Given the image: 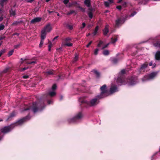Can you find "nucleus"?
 Segmentation results:
<instances>
[{
    "label": "nucleus",
    "mask_w": 160,
    "mask_h": 160,
    "mask_svg": "<svg viewBox=\"0 0 160 160\" xmlns=\"http://www.w3.org/2000/svg\"><path fill=\"white\" fill-rule=\"evenodd\" d=\"M45 106L44 102L41 100H39L38 102H33L32 107L25 108L24 110L25 111L31 109L34 113H35L38 112L39 109H43Z\"/></svg>",
    "instance_id": "obj_1"
},
{
    "label": "nucleus",
    "mask_w": 160,
    "mask_h": 160,
    "mask_svg": "<svg viewBox=\"0 0 160 160\" xmlns=\"http://www.w3.org/2000/svg\"><path fill=\"white\" fill-rule=\"evenodd\" d=\"M101 99L98 98L97 96L95 98L92 99L89 102L82 101V107L84 106V104L90 107L95 106L99 103V100Z\"/></svg>",
    "instance_id": "obj_2"
},
{
    "label": "nucleus",
    "mask_w": 160,
    "mask_h": 160,
    "mask_svg": "<svg viewBox=\"0 0 160 160\" xmlns=\"http://www.w3.org/2000/svg\"><path fill=\"white\" fill-rule=\"evenodd\" d=\"M100 89L101 91L100 93V95H97V97L99 98L102 99L109 96L107 86L106 84L103 85L100 87Z\"/></svg>",
    "instance_id": "obj_3"
},
{
    "label": "nucleus",
    "mask_w": 160,
    "mask_h": 160,
    "mask_svg": "<svg viewBox=\"0 0 160 160\" xmlns=\"http://www.w3.org/2000/svg\"><path fill=\"white\" fill-rule=\"evenodd\" d=\"M29 115L28 114L26 117H23L20 119L18 120L15 122L12 123L14 128L15 126H17L18 125H22L27 120H29L30 119Z\"/></svg>",
    "instance_id": "obj_4"
},
{
    "label": "nucleus",
    "mask_w": 160,
    "mask_h": 160,
    "mask_svg": "<svg viewBox=\"0 0 160 160\" xmlns=\"http://www.w3.org/2000/svg\"><path fill=\"white\" fill-rule=\"evenodd\" d=\"M83 116V115L82 112H79L77 113L73 118L68 119V121L70 123L75 122L81 119Z\"/></svg>",
    "instance_id": "obj_5"
},
{
    "label": "nucleus",
    "mask_w": 160,
    "mask_h": 160,
    "mask_svg": "<svg viewBox=\"0 0 160 160\" xmlns=\"http://www.w3.org/2000/svg\"><path fill=\"white\" fill-rule=\"evenodd\" d=\"M157 74V72H152L147 75L145 76L142 78V81L143 82H145L146 81L153 79L155 77Z\"/></svg>",
    "instance_id": "obj_6"
},
{
    "label": "nucleus",
    "mask_w": 160,
    "mask_h": 160,
    "mask_svg": "<svg viewBox=\"0 0 160 160\" xmlns=\"http://www.w3.org/2000/svg\"><path fill=\"white\" fill-rule=\"evenodd\" d=\"M12 124L9 126L4 127L1 129V132L3 133H6L9 132L11 130L14 128Z\"/></svg>",
    "instance_id": "obj_7"
},
{
    "label": "nucleus",
    "mask_w": 160,
    "mask_h": 160,
    "mask_svg": "<svg viewBox=\"0 0 160 160\" xmlns=\"http://www.w3.org/2000/svg\"><path fill=\"white\" fill-rule=\"evenodd\" d=\"M72 39L69 37H67L63 39V44L64 46L71 47L72 46V43H71Z\"/></svg>",
    "instance_id": "obj_8"
},
{
    "label": "nucleus",
    "mask_w": 160,
    "mask_h": 160,
    "mask_svg": "<svg viewBox=\"0 0 160 160\" xmlns=\"http://www.w3.org/2000/svg\"><path fill=\"white\" fill-rule=\"evenodd\" d=\"M51 30V28L50 24H47L44 28L41 31V34L42 35L43 34L46 36V32H49Z\"/></svg>",
    "instance_id": "obj_9"
},
{
    "label": "nucleus",
    "mask_w": 160,
    "mask_h": 160,
    "mask_svg": "<svg viewBox=\"0 0 160 160\" xmlns=\"http://www.w3.org/2000/svg\"><path fill=\"white\" fill-rule=\"evenodd\" d=\"M138 82V77L135 76L131 77L128 81V83L130 85L135 84Z\"/></svg>",
    "instance_id": "obj_10"
},
{
    "label": "nucleus",
    "mask_w": 160,
    "mask_h": 160,
    "mask_svg": "<svg viewBox=\"0 0 160 160\" xmlns=\"http://www.w3.org/2000/svg\"><path fill=\"white\" fill-rule=\"evenodd\" d=\"M56 94V93L54 91H52L44 94L43 96H44V98H46L47 99H48L51 98L52 97L54 96Z\"/></svg>",
    "instance_id": "obj_11"
},
{
    "label": "nucleus",
    "mask_w": 160,
    "mask_h": 160,
    "mask_svg": "<svg viewBox=\"0 0 160 160\" xmlns=\"http://www.w3.org/2000/svg\"><path fill=\"white\" fill-rule=\"evenodd\" d=\"M125 18L122 17L118 18L117 19L115 20V26L116 27H118L119 25L122 23V22H123L125 21Z\"/></svg>",
    "instance_id": "obj_12"
},
{
    "label": "nucleus",
    "mask_w": 160,
    "mask_h": 160,
    "mask_svg": "<svg viewBox=\"0 0 160 160\" xmlns=\"http://www.w3.org/2000/svg\"><path fill=\"white\" fill-rule=\"evenodd\" d=\"M118 91V88L116 85H112L110 88L109 93L110 94H112Z\"/></svg>",
    "instance_id": "obj_13"
},
{
    "label": "nucleus",
    "mask_w": 160,
    "mask_h": 160,
    "mask_svg": "<svg viewBox=\"0 0 160 160\" xmlns=\"http://www.w3.org/2000/svg\"><path fill=\"white\" fill-rule=\"evenodd\" d=\"M148 64L147 62H146L142 64L139 69V73H141L142 72H144L145 71V69L148 67Z\"/></svg>",
    "instance_id": "obj_14"
},
{
    "label": "nucleus",
    "mask_w": 160,
    "mask_h": 160,
    "mask_svg": "<svg viewBox=\"0 0 160 160\" xmlns=\"http://www.w3.org/2000/svg\"><path fill=\"white\" fill-rule=\"evenodd\" d=\"M41 18L37 17L31 20L30 22L32 24H35L36 22H39L41 20Z\"/></svg>",
    "instance_id": "obj_15"
},
{
    "label": "nucleus",
    "mask_w": 160,
    "mask_h": 160,
    "mask_svg": "<svg viewBox=\"0 0 160 160\" xmlns=\"http://www.w3.org/2000/svg\"><path fill=\"white\" fill-rule=\"evenodd\" d=\"M55 71L53 70H50L48 71L44 72V74L46 76L50 75H52L54 74Z\"/></svg>",
    "instance_id": "obj_16"
},
{
    "label": "nucleus",
    "mask_w": 160,
    "mask_h": 160,
    "mask_svg": "<svg viewBox=\"0 0 160 160\" xmlns=\"http://www.w3.org/2000/svg\"><path fill=\"white\" fill-rule=\"evenodd\" d=\"M51 98L47 99L46 98H44V96H43L42 97V99H40V100H41L42 101H44V103H45V101H47V102L48 104L49 105V104H51L52 102V101L51 100Z\"/></svg>",
    "instance_id": "obj_17"
},
{
    "label": "nucleus",
    "mask_w": 160,
    "mask_h": 160,
    "mask_svg": "<svg viewBox=\"0 0 160 160\" xmlns=\"http://www.w3.org/2000/svg\"><path fill=\"white\" fill-rule=\"evenodd\" d=\"M41 39L39 45V47L40 48L42 46L44 40L46 38V36H45V35L43 34L42 35H41Z\"/></svg>",
    "instance_id": "obj_18"
},
{
    "label": "nucleus",
    "mask_w": 160,
    "mask_h": 160,
    "mask_svg": "<svg viewBox=\"0 0 160 160\" xmlns=\"http://www.w3.org/2000/svg\"><path fill=\"white\" fill-rule=\"evenodd\" d=\"M124 81V78L123 76L119 77L117 80L118 83H122Z\"/></svg>",
    "instance_id": "obj_19"
},
{
    "label": "nucleus",
    "mask_w": 160,
    "mask_h": 160,
    "mask_svg": "<svg viewBox=\"0 0 160 160\" xmlns=\"http://www.w3.org/2000/svg\"><path fill=\"white\" fill-rule=\"evenodd\" d=\"M108 27L109 26L108 25H106L104 29L103 30V33L104 36H106L108 32Z\"/></svg>",
    "instance_id": "obj_20"
},
{
    "label": "nucleus",
    "mask_w": 160,
    "mask_h": 160,
    "mask_svg": "<svg viewBox=\"0 0 160 160\" xmlns=\"http://www.w3.org/2000/svg\"><path fill=\"white\" fill-rule=\"evenodd\" d=\"M155 59L158 61L160 60V51H158L156 52L155 55Z\"/></svg>",
    "instance_id": "obj_21"
},
{
    "label": "nucleus",
    "mask_w": 160,
    "mask_h": 160,
    "mask_svg": "<svg viewBox=\"0 0 160 160\" xmlns=\"http://www.w3.org/2000/svg\"><path fill=\"white\" fill-rule=\"evenodd\" d=\"M84 3L88 7H90L91 6L90 0H85Z\"/></svg>",
    "instance_id": "obj_22"
},
{
    "label": "nucleus",
    "mask_w": 160,
    "mask_h": 160,
    "mask_svg": "<svg viewBox=\"0 0 160 160\" xmlns=\"http://www.w3.org/2000/svg\"><path fill=\"white\" fill-rule=\"evenodd\" d=\"M92 72H93L94 74L96 75V77L97 78H100V74L99 72H98L96 70H93Z\"/></svg>",
    "instance_id": "obj_23"
},
{
    "label": "nucleus",
    "mask_w": 160,
    "mask_h": 160,
    "mask_svg": "<svg viewBox=\"0 0 160 160\" xmlns=\"http://www.w3.org/2000/svg\"><path fill=\"white\" fill-rule=\"evenodd\" d=\"M15 116V112H12L11 113L9 116L8 117L7 121H9L10 120V118L12 117H14Z\"/></svg>",
    "instance_id": "obj_24"
},
{
    "label": "nucleus",
    "mask_w": 160,
    "mask_h": 160,
    "mask_svg": "<svg viewBox=\"0 0 160 160\" xmlns=\"http://www.w3.org/2000/svg\"><path fill=\"white\" fill-rule=\"evenodd\" d=\"M98 29V26H97L95 28L94 31L92 33V34H93V36H95L96 35L97 33V32Z\"/></svg>",
    "instance_id": "obj_25"
},
{
    "label": "nucleus",
    "mask_w": 160,
    "mask_h": 160,
    "mask_svg": "<svg viewBox=\"0 0 160 160\" xmlns=\"http://www.w3.org/2000/svg\"><path fill=\"white\" fill-rule=\"evenodd\" d=\"M8 0H1L0 1V4L2 7H3L4 3H6Z\"/></svg>",
    "instance_id": "obj_26"
},
{
    "label": "nucleus",
    "mask_w": 160,
    "mask_h": 160,
    "mask_svg": "<svg viewBox=\"0 0 160 160\" xmlns=\"http://www.w3.org/2000/svg\"><path fill=\"white\" fill-rule=\"evenodd\" d=\"M22 22V21H15L12 24V26H16L17 25H18V24H19L20 23H21Z\"/></svg>",
    "instance_id": "obj_27"
},
{
    "label": "nucleus",
    "mask_w": 160,
    "mask_h": 160,
    "mask_svg": "<svg viewBox=\"0 0 160 160\" xmlns=\"http://www.w3.org/2000/svg\"><path fill=\"white\" fill-rule=\"evenodd\" d=\"M9 12L10 14L12 16H14L16 14L15 11L12 10V9L9 10Z\"/></svg>",
    "instance_id": "obj_28"
},
{
    "label": "nucleus",
    "mask_w": 160,
    "mask_h": 160,
    "mask_svg": "<svg viewBox=\"0 0 160 160\" xmlns=\"http://www.w3.org/2000/svg\"><path fill=\"white\" fill-rule=\"evenodd\" d=\"M78 55H77V54H75V57L73 60V62H76L78 60Z\"/></svg>",
    "instance_id": "obj_29"
},
{
    "label": "nucleus",
    "mask_w": 160,
    "mask_h": 160,
    "mask_svg": "<svg viewBox=\"0 0 160 160\" xmlns=\"http://www.w3.org/2000/svg\"><path fill=\"white\" fill-rule=\"evenodd\" d=\"M73 13H75V14L76 15L77 13V12L74 10H70L69 12H68L67 13V14L68 15L72 14Z\"/></svg>",
    "instance_id": "obj_30"
},
{
    "label": "nucleus",
    "mask_w": 160,
    "mask_h": 160,
    "mask_svg": "<svg viewBox=\"0 0 160 160\" xmlns=\"http://www.w3.org/2000/svg\"><path fill=\"white\" fill-rule=\"evenodd\" d=\"M88 14L90 19H92L93 17V13L91 11H89L88 12Z\"/></svg>",
    "instance_id": "obj_31"
},
{
    "label": "nucleus",
    "mask_w": 160,
    "mask_h": 160,
    "mask_svg": "<svg viewBox=\"0 0 160 160\" xmlns=\"http://www.w3.org/2000/svg\"><path fill=\"white\" fill-rule=\"evenodd\" d=\"M109 53V51L108 50H104L103 52V54L105 55H108Z\"/></svg>",
    "instance_id": "obj_32"
},
{
    "label": "nucleus",
    "mask_w": 160,
    "mask_h": 160,
    "mask_svg": "<svg viewBox=\"0 0 160 160\" xmlns=\"http://www.w3.org/2000/svg\"><path fill=\"white\" fill-rule=\"evenodd\" d=\"M159 42H157L153 43L154 46L156 47H159Z\"/></svg>",
    "instance_id": "obj_33"
},
{
    "label": "nucleus",
    "mask_w": 160,
    "mask_h": 160,
    "mask_svg": "<svg viewBox=\"0 0 160 160\" xmlns=\"http://www.w3.org/2000/svg\"><path fill=\"white\" fill-rule=\"evenodd\" d=\"M6 52V49H3L0 51V57Z\"/></svg>",
    "instance_id": "obj_34"
},
{
    "label": "nucleus",
    "mask_w": 160,
    "mask_h": 160,
    "mask_svg": "<svg viewBox=\"0 0 160 160\" xmlns=\"http://www.w3.org/2000/svg\"><path fill=\"white\" fill-rule=\"evenodd\" d=\"M10 68H6L5 69L2 71V72L3 73H6L8 72L9 70L10 69Z\"/></svg>",
    "instance_id": "obj_35"
},
{
    "label": "nucleus",
    "mask_w": 160,
    "mask_h": 160,
    "mask_svg": "<svg viewBox=\"0 0 160 160\" xmlns=\"http://www.w3.org/2000/svg\"><path fill=\"white\" fill-rule=\"evenodd\" d=\"M117 40V38H111V42L112 43H114L116 42Z\"/></svg>",
    "instance_id": "obj_36"
},
{
    "label": "nucleus",
    "mask_w": 160,
    "mask_h": 160,
    "mask_svg": "<svg viewBox=\"0 0 160 160\" xmlns=\"http://www.w3.org/2000/svg\"><path fill=\"white\" fill-rule=\"evenodd\" d=\"M13 52H14L13 50H11V51H9L8 52V56H10L11 55H12L13 54Z\"/></svg>",
    "instance_id": "obj_37"
},
{
    "label": "nucleus",
    "mask_w": 160,
    "mask_h": 160,
    "mask_svg": "<svg viewBox=\"0 0 160 160\" xmlns=\"http://www.w3.org/2000/svg\"><path fill=\"white\" fill-rule=\"evenodd\" d=\"M21 46V44L19 43L17 45H15L14 47L15 49H17L19 48Z\"/></svg>",
    "instance_id": "obj_38"
},
{
    "label": "nucleus",
    "mask_w": 160,
    "mask_h": 160,
    "mask_svg": "<svg viewBox=\"0 0 160 160\" xmlns=\"http://www.w3.org/2000/svg\"><path fill=\"white\" fill-rule=\"evenodd\" d=\"M49 42H50V43L49 44V45H48V50L49 51H50L51 50L52 45L51 42L50 41H49Z\"/></svg>",
    "instance_id": "obj_39"
},
{
    "label": "nucleus",
    "mask_w": 160,
    "mask_h": 160,
    "mask_svg": "<svg viewBox=\"0 0 160 160\" xmlns=\"http://www.w3.org/2000/svg\"><path fill=\"white\" fill-rule=\"evenodd\" d=\"M137 13V12L136 11H133L132 12L131 14L129 16L130 17H133L134 15H135Z\"/></svg>",
    "instance_id": "obj_40"
},
{
    "label": "nucleus",
    "mask_w": 160,
    "mask_h": 160,
    "mask_svg": "<svg viewBox=\"0 0 160 160\" xmlns=\"http://www.w3.org/2000/svg\"><path fill=\"white\" fill-rule=\"evenodd\" d=\"M104 4L105 6L106 7H108L109 6V3L108 2H105Z\"/></svg>",
    "instance_id": "obj_41"
},
{
    "label": "nucleus",
    "mask_w": 160,
    "mask_h": 160,
    "mask_svg": "<svg viewBox=\"0 0 160 160\" xmlns=\"http://www.w3.org/2000/svg\"><path fill=\"white\" fill-rule=\"evenodd\" d=\"M78 8H79L82 12H85V9L80 6H78Z\"/></svg>",
    "instance_id": "obj_42"
},
{
    "label": "nucleus",
    "mask_w": 160,
    "mask_h": 160,
    "mask_svg": "<svg viewBox=\"0 0 160 160\" xmlns=\"http://www.w3.org/2000/svg\"><path fill=\"white\" fill-rule=\"evenodd\" d=\"M103 43V42L102 41H100L99 43L98 44L97 46L98 47H100L101 45H102Z\"/></svg>",
    "instance_id": "obj_43"
},
{
    "label": "nucleus",
    "mask_w": 160,
    "mask_h": 160,
    "mask_svg": "<svg viewBox=\"0 0 160 160\" xmlns=\"http://www.w3.org/2000/svg\"><path fill=\"white\" fill-rule=\"evenodd\" d=\"M57 88V86L56 84H54L53 85L52 87V90H54L56 89Z\"/></svg>",
    "instance_id": "obj_44"
},
{
    "label": "nucleus",
    "mask_w": 160,
    "mask_h": 160,
    "mask_svg": "<svg viewBox=\"0 0 160 160\" xmlns=\"http://www.w3.org/2000/svg\"><path fill=\"white\" fill-rule=\"evenodd\" d=\"M99 50L98 48H96L95 50L94 54L95 55H97L98 54V52Z\"/></svg>",
    "instance_id": "obj_45"
},
{
    "label": "nucleus",
    "mask_w": 160,
    "mask_h": 160,
    "mask_svg": "<svg viewBox=\"0 0 160 160\" xmlns=\"http://www.w3.org/2000/svg\"><path fill=\"white\" fill-rule=\"evenodd\" d=\"M5 27V26L3 25H0V30H3Z\"/></svg>",
    "instance_id": "obj_46"
},
{
    "label": "nucleus",
    "mask_w": 160,
    "mask_h": 160,
    "mask_svg": "<svg viewBox=\"0 0 160 160\" xmlns=\"http://www.w3.org/2000/svg\"><path fill=\"white\" fill-rule=\"evenodd\" d=\"M112 61L114 63H116L118 62V60L117 59L115 58H113L112 60Z\"/></svg>",
    "instance_id": "obj_47"
},
{
    "label": "nucleus",
    "mask_w": 160,
    "mask_h": 160,
    "mask_svg": "<svg viewBox=\"0 0 160 160\" xmlns=\"http://www.w3.org/2000/svg\"><path fill=\"white\" fill-rule=\"evenodd\" d=\"M120 73H121V74H122V75H123V74H125V69H122V70L121 72H120Z\"/></svg>",
    "instance_id": "obj_48"
},
{
    "label": "nucleus",
    "mask_w": 160,
    "mask_h": 160,
    "mask_svg": "<svg viewBox=\"0 0 160 160\" xmlns=\"http://www.w3.org/2000/svg\"><path fill=\"white\" fill-rule=\"evenodd\" d=\"M86 26V24L85 22H83L82 23V26L81 27V28L82 29L85 28Z\"/></svg>",
    "instance_id": "obj_49"
},
{
    "label": "nucleus",
    "mask_w": 160,
    "mask_h": 160,
    "mask_svg": "<svg viewBox=\"0 0 160 160\" xmlns=\"http://www.w3.org/2000/svg\"><path fill=\"white\" fill-rule=\"evenodd\" d=\"M109 44V43H108V44H106V45H105L104 46H103L102 48V49H104V48H106L107 47H108V45Z\"/></svg>",
    "instance_id": "obj_50"
},
{
    "label": "nucleus",
    "mask_w": 160,
    "mask_h": 160,
    "mask_svg": "<svg viewBox=\"0 0 160 160\" xmlns=\"http://www.w3.org/2000/svg\"><path fill=\"white\" fill-rule=\"evenodd\" d=\"M69 2V0H64L63 1V2L64 4H67Z\"/></svg>",
    "instance_id": "obj_51"
},
{
    "label": "nucleus",
    "mask_w": 160,
    "mask_h": 160,
    "mask_svg": "<svg viewBox=\"0 0 160 160\" xmlns=\"http://www.w3.org/2000/svg\"><path fill=\"white\" fill-rule=\"evenodd\" d=\"M117 9H118L119 10H120L122 8V7L121 6L119 5L118 6L116 7Z\"/></svg>",
    "instance_id": "obj_52"
},
{
    "label": "nucleus",
    "mask_w": 160,
    "mask_h": 160,
    "mask_svg": "<svg viewBox=\"0 0 160 160\" xmlns=\"http://www.w3.org/2000/svg\"><path fill=\"white\" fill-rule=\"evenodd\" d=\"M92 43V41H91L86 46V47L87 48H88L89 47V46H90V45Z\"/></svg>",
    "instance_id": "obj_53"
},
{
    "label": "nucleus",
    "mask_w": 160,
    "mask_h": 160,
    "mask_svg": "<svg viewBox=\"0 0 160 160\" xmlns=\"http://www.w3.org/2000/svg\"><path fill=\"white\" fill-rule=\"evenodd\" d=\"M127 3L126 2H124L122 5L124 7H126L127 6Z\"/></svg>",
    "instance_id": "obj_54"
},
{
    "label": "nucleus",
    "mask_w": 160,
    "mask_h": 160,
    "mask_svg": "<svg viewBox=\"0 0 160 160\" xmlns=\"http://www.w3.org/2000/svg\"><path fill=\"white\" fill-rule=\"evenodd\" d=\"M68 28L70 30H72V29H73V27L71 25H68Z\"/></svg>",
    "instance_id": "obj_55"
},
{
    "label": "nucleus",
    "mask_w": 160,
    "mask_h": 160,
    "mask_svg": "<svg viewBox=\"0 0 160 160\" xmlns=\"http://www.w3.org/2000/svg\"><path fill=\"white\" fill-rule=\"evenodd\" d=\"M37 63V62L36 61H32L30 62V64H35Z\"/></svg>",
    "instance_id": "obj_56"
},
{
    "label": "nucleus",
    "mask_w": 160,
    "mask_h": 160,
    "mask_svg": "<svg viewBox=\"0 0 160 160\" xmlns=\"http://www.w3.org/2000/svg\"><path fill=\"white\" fill-rule=\"evenodd\" d=\"M29 78V77L28 75H24L23 76V78L24 79H26Z\"/></svg>",
    "instance_id": "obj_57"
},
{
    "label": "nucleus",
    "mask_w": 160,
    "mask_h": 160,
    "mask_svg": "<svg viewBox=\"0 0 160 160\" xmlns=\"http://www.w3.org/2000/svg\"><path fill=\"white\" fill-rule=\"evenodd\" d=\"M28 67H27V68H22V70H21V71H24V70L28 69Z\"/></svg>",
    "instance_id": "obj_58"
},
{
    "label": "nucleus",
    "mask_w": 160,
    "mask_h": 160,
    "mask_svg": "<svg viewBox=\"0 0 160 160\" xmlns=\"http://www.w3.org/2000/svg\"><path fill=\"white\" fill-rule=\"evenodd\" d=\"M148 65H149V66H152V65H153V63H152V61H151V62H150L149 64H148Z\"/></svg>",
    "instance_id": "obj_59"
},
{
    "label": "nucleus",
    "mask_w": 160,
    "mask_h": 160,
    "mask_svg": "<svg viewBox=\"0 0 160 160\" xmlns=\"http://www.w3.org/2000/svg\"><path fill=\"white\" fill-rule=\"evenodd\" d=\"M47 11L49 13V14H51L52 13H53V12H54L53 11H50V10H47Z\"/></svg>",
    "instance_id": "obj_60"
},
{
    "label": "nucleus",
    "mask_w": 160,
    "mask_h": 160,
    "mask_svg": "<svg viewBox=\"0 0 160 160\" xmlns=\"http://www.w3.org/2000/svg\"><path fill=\"white\" fill-rule=\"evenodd\" d=\"M137 51H136V52H133L132 54V55H133V56H135L137 54Z\"/></svg>",
    "instance_id": "obj_61"
},
{
    "label": "nucleus",
    "mask_w": 160,
    "mask_h": 160,
    "mask_svg": "<svg viewBox=\"0 0 160 160\" xmlns=\"http://www.w3.org/2000/svg\"><path fill=\"white\" fill-rule=\"evenodd\" d=\"M152 66V68H154L156 67V64L155 63H154L153 64Z\"/></svg>",
    "instance_id": "obj_62"
},
{
    "label": "nucleus",
    "mask_w": 160,
    "mask_h": 160,
    "mask_svg": "<svg viewBox=\"0 0 160 160\" xmlns=\"http://www.w3.org/2000/svg\"><path fill=\"white\" fill-rule=\"evenodd\" d=\"M27 2H32L34 0H27Z\"/></svg>",
    "instance_id": "obj_63"
},
{
    "label": "nucleus",
    "mask_w": 160,
    "mask_h": 160,
    "mask_svg": "<svg viewBox=\"0 0 160 160\" xmlns=\"http://www.w3.org/2000/svg\"><path fill=\"white\" fill-rule=\"evenodd\" d=\"M13 35H16L18 36L19 35V34L18 33H14Z\"/></svg>",
    "instance_id": "obj_64"
}]
</instances>
